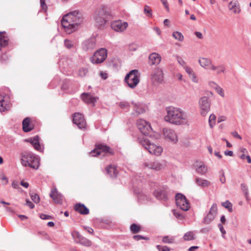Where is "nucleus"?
I'll return each mask as SVG.
<instances>
[{
  "label": "nucleus",
  "mask_w": 251,
  "mask_h": 251,
  "mask_svg": "<svg viewBox=\"0 0 251 251\" xmlns=\"http://www.w3.org/2000/svg\"><path fill=\"white\" fill-rule=\"evenodd\" d=\"M173 36L175 39L180 42L182 41L184 39V37L182 34L178 31L174 32L173 33Z\"/></svg>",
  "instance_id": "obj_36"
},
{
  "label": "nucleus",
  "mask_w": 251,
  "mask_h": 251,
  "mask_svg": "<svg viewBox=\"0 0 251 251\" xmlns=\"http://www.w3.org/2000/svg\"><path fill=\"white\" fill-rule=\"evenodd\" d=\"M130 230L133 234L138 233L141 229V226L135 224H132L130 227Z\"/></svg>",
  "instance_id": "obj_35"
},
{
  "label": "nucleus",
  "mask_w": 251,
  "mask_h": 251,
  "mask_svg": "<svg viewBox=\"0 0 251 251\" xmlns=\"http://www.w3.org/2000/svg\"><path fill=\"white\" fill-rule=\"evenodd\" d=\"M229 10L234 14H239L241 12L240 4L238 1H230L228 4Z\"/></svg>",
  "instance_id": "obj_20"
},
{
  "label": "nucleus",
  "mask_w": 251,
  "mask_h": 251,
  "mask_svg": "<svg viewBox=\"0 0 251 251\" xmlns=\"http://www.w3.org/2000/svg\"><path fill=\"white\" fill-rule=\"evenodd\" d=\"M40 3L42 9L44 10L45 11H46L47 9V6L45 3V1H40Z\"/></svg>",
  "instance_id": "obj_59"
},
{
  "label": "nucleus",
  "mask_w": 251,
  "mask_h": 251,
  "mask_svg": "<svg viewBox=\"0 0 251 251\" xmlns=\"http://www.w3.org/2000/svg\"><path fill=\"white\" fill-rule=\"evenodd\" d=\"M107 51L104 48H101L95 52L90 60L93 64H100L107 58Z\"/></svg>",
  "instance_id": "obj_8"
},
{
  "label": "nucleus",
  "mask_w": 251,
  "mask_h": 251,
  "mask_svg": "<svg viewBox=\"0 0 251 251\" xmlns=\"http://www.w3.org/2000/svg\"><path fill=\"white\" fill-rule=\"evenodd\" d=\"M189 76L191 77L192 81H193L195 83H197L198 82V79L197 77L196 76V75H195L194 73Z\"/></svg>",
  "instance_id": "obj_54"
},
{
  "label": "nucleus",
  "mask_w": 251,
  "mask_h": 251,
  "mask_svg": "<svg viewBox=\"0 0 251 251\" xmlns=\"http://www.w3.org/2000/svg\"><path fill=\"white\" fill-rule=\"evenodd\" d=\"M0 179L3 181V183L6 184L8 183V179L5 176H1Z\"/></svg>",
  "instance_id": "obj_64"
},
{
  "label": "nucleus",
  "mask_w": 251,
  "mask_h": 251,
  "mask_svg": "<svg viewBox=\"0 0 251 251\" xmlns=\"http://www.w3.org/2000/svg\"><path fill=\"white\" fill-rule=\"evenodd\" d=\"M183 239L184 241L193 240L195 239V234L193 231H188L184 234Z\"/></svg>",
  "instance_id": "obj_34"
},
{
  "label": "nucleus",
  "mask_w": 251,
  "mask_h": 251,
  "mask_svg": "<svg viewBox=\"0 0 251 251\" xmlns=\"http://www.w3.org/2000/svg\"><path fill=\"white\" fill-rule=\"evenodd\" d=\"M21 156V163L23 166L36 170L38 168L39 160L34 154L32 153L23 152Z\"/></svg>",
  "instance_id": "obj_5"
},
{
  "label": "nucleus",
  "mask_w": 251,
  "mask_h": 251,
  "mask_svg": "<svg viewBox=\"0 0 251 251\" xmlns=\"http://www.w3.org/2000/svg\"><path fill=\"white\" fill-rule=\"evenodd\" d=\"M26 205L29 206L31 209L34 207V204L28 200H26Z\"/></svg>",
  "instance_id": "obj_58"
},
{
  "label": "nucleus",
  "mask_w": 251,
  "mask_h": 251,
  "mask_svg": "<svg viewBox=\"0 0 251 251\" xmlns=\"http://www.w3.org/2000/svg\"><path fill=\"white\" fill-rule=\"evenodd\" d=\"M161 56L157 53H152L149 56V63L151 65L158 64L161 61Z\"/></svg>",
  "instance_id": "obj_23"
},
{
  "label": "nucleus",
  "mask_w": 251,
  "mask_h": 251,
  "mask_svg": "<svg viewBox=\"0 0 251 251\" xmlns=\"http://www.w3.org/2000/svg\"><path fill=\"white\" fill-rule=\"evenodd\" d=\"M25 141L30 143L37 151H41V147L39 143V138L38 136H35L34 137L30 138L25 140Z\"/></svg>",
  "instance_id": "obj_22"
},
{
  "label": "nucleus",
  "mask_w": 251,
  "mask_h": 251,
  "mask_svg": "<svg viewBox=\"0 0 251 251\" xmlns=\"http://www.w3.org/2000/svg\"><path fill=\"white\" fill-rule=\"evenodd\" d=\"M137 125L140 131L144 135L150 133L152 130L150 124L144 119H139Z\"/></svg>",
  "instance_id": "obj_11"
},
{
  "label": "nucleus",
  "mask_w": 251,
  "mask_h": 251,
  "mask_svg": "<svg viewBox=\"0 0 251 251\" xmlns=\"http://www.w3.org/2000/svg\"><path fill=\"white\" fill-rule=\"evenodd\" d=\"M30 197L31 200L35 202V203H38L40 201V197L39 196L34 193H31L30 194Z\"/></svg>",
  "instance_id": "obj_40"
},
{
  "label": "nucleus",
  "mask_w": 251,
  "mask_h": 251,
  "mask_svg": "<svg viewBox=\"0 0 251 251\" xmlns=\"http://www.w3.org/2000/svg\"><path fill=\"white\" fill-rule=\"evenodd\" d=\"M231 134L234 138L239 139L240 140L242 139L241 136L240 135H239L236 131H233L231 133Z\"/></svg>",
  "instance_id": "obj_55"
},
{
  "label": "nucleus",
  "mask_w": 251,
  "mask_h": 251,
  "mask_svg": "<svg viewBox=\"0 0 251 251\" xmlns=\"http://www.w3.org/2000/svg\"><path fill=\"white\" fill-rule=\"evenodd\" d=\"M118 104L119 107L124 109H127L129 107V103L126 101H121Z\"/></svg>",
  "instance_id": "obj_45"
},
{
  "label": "nucleus",
  "mask_w": 251,
  "mask_h": 251,
  "mask_svg": "<svg viewBox=\"0 0 251 251\" xmlns=\"http://www.w3.org/2000/svg\"><path fill=\"white\" fill-rule=\"evenodd\" d=\"M111 26L113 30L118 32H122L127 27L128 24L126 22H122L121 20H118L112 22Z\"/></svg>",
  "instance_id": "obj_17"
},
{
  "label": "nucleus",
  "mask_w": 251,
  "mask_h": 251,
  "mask_svg": "<svg viewBox=\"0 0 251 251\" xmlns=\"http://www.w3.org/2000/svg\"><path fill=\"white\" fill-rule=\"evenodd\" d=\"M195 35L199 38V39H202L203 38V35L202 34L198 31H196L195 32Z\"/></svg>",
  "instance_id": "obj_62"
},
{
  "label": "nucleus",
  "mask_w": 251,
  "mask_h": 251,
  "mask_svg": "<svg viewBox=\"0 0 251 251\" xmlns=\"http://www.w3.org/2000/svg\"><path fill=\"white\" fill-rule=\"evenodd\" d=\"M8 44V39L5 35V32H0V50Z\"/></svg>",
  "instance_id": "obj_32"
},
{
  "label": "nucleus",
  "mask_w": 251,
  "mask_h": 251,
  "mask_svg": "<svg viewBox=\"0 0 251 251\" xmlns=\"http://www.w3.org/2000/svg\"><path fill=\"white\" fill-rule=\"evenodd\" d=\"M195 167L197 172L201 175H204L207 171V168L203 162H196Z\"/></svg>",
  "instance_id": "obj_24"
},
{
  "label": "nucleus",
  "mask_w": 251,
  "mask_h": 251,
  "mask_svg": "<svg viewBox=\"0 0 251 251\" xmlns=\"http://www.w3.org/2000/svg\"><path fill=\"white\" fill-rule=\"evenodd\" d=\"M50 196L53 200L54 203L57 204H61L62 203V196L61 194L58 192L57 188L55 186H53L51 188Z\"/></svg>",
  "instance_id": "obj_16"
},
{
  "label": "nucleus",
  "mask_w": 251,
  "mask_h": 251,
  "mask_svg": "<svg viewBox=\"0 0 251 251\" xmlns=\"http://www.w3.org/2000/svg\"><path fill=\"white\" fill-rule=\"evenodd\" d=\"M112 17L110 10L104 6L100 7L96 11L94 19L97 25L100 27L104 25Z\"/></svg>",
  "instance_id": "obj_3"
},
{
  "label": "nucleus",
  "mask_w": 251,
  "mask_h": 251,
  "mask_svg": "<svg viewBox=\"0 0 251 251\" xmlns=\"http://www.w3.org/2000/svg\"><path fill=\"white\" fill-rule=\"evenodd\" d=\"M64 44H65V46L68 49H71V48H72L74 46V44L73 43V42L69 40H65L64 41Z\"/></svg>",
  "instance_id": "obj_47"
},
{
  "label": "nucleus",
  "mask_w": 251,
  "mask_h": 251,
  "mask_svg": "<svg viewBox=\"0 0 251 251\" xmlns=\"http://www.w3.org/2000/svg\"><path fill=\"white\" fill-rule=\"evenodd\" d=\"M125 80L130 88H134L140 81V73L137 70H133L126 75Z\"/></svg>",
  "instance_id": "obj_6"
},
{
  "label": "nucleus",
  "mask_w": 251,
  "mask_h": 251,
  "mask_svg": "<svg viewBox=\"0 0 251 251\" xmlns=\"http://www.w3.org/2000/svg\"><path fill=\"white\" fill-rule=\"evenodd\" d=\"M222 205L226 208L228 209L229 212H232V205L228 201H226L222 203Z\"/></svg>",
  "instance_id": "obj_42"
},
{
  "label": "nucleus",
  "mask_w": 251,
  "mask_h": 251,
  "mask_svg": "<svg viewBox=\"0 0 251 251\" xmlns=\"http://www.w3.org/2000/svg\"><path fill=\"white\" fill-rule=\"evenodd\" d=\"M22 124L23 129L25 132H29L34 128V125L29 118H25Z\"/></svg>",
  "instance_id": "obj_21"
},
{
  "label": "nucleus",
  "mask_w": 251,
  "mask_h": 251,
  "mask_svg": "<svg viewBox=\"0 0 251 251\" xmlns=\"http://www.w3.org/2000/svg\"><path fill=\"white\" fill-rule=\"evenodd\" d=\"M177 61H178V62L181 65H182V66H185V61L181 58L180 57H178L177 58Z\"/></svg>",
  "instance_id": "obj_61"
},
{
  "label": "nucleus",
  "mask_w": 251,
  "mask_h": 251,
  "mask_svg": "<svg viewBox=\"0 0 251 251\" xmlns=\"http://www.w3.org/2000/svg\"><path fill=\"white\" fill-rule=\"evenodd\" d=\"M163 134L166 139L171 141L173 143H176L177 141V136L174 130L169 128L163 129Z\"/></svg>",
  "instance_id": "obj_18"
},
{
  "label": "nucleus",
  "mask_w": 251,
  "mask_h": 251,
  "mask_svg": "<svg viewBox=\"0 0 251 251\" xmlns=\"http://www.w3.org/2000/svg\"><path fill=\"white\" fill-rule=\"evenodd\" d=\"M154 196L158 200H166L167 198V193L164 189H158L154 192Z\"/></svg>",
  "instance_id": "obj_29"
},
{
  "label": "nucleus",
  "mask_w": 251,
  "mask_h": 251,
  "mask_svg": "<svg viewBox=\"0 0 251 251\" xmlns=\"http://www.w3.org/2000/svg\"><path fill=\"white\" fill-rule=\"evenodd\" d=\"M240 151L242 153V154L240 155V157L242 159H245L246 156L245 155V153L247 152V151L246 149L244 148H241L240 149Z\"/></svg>",
  "instance_id": "obj_48"
},
{
  "label": "nucleus",
  "mask_w": 251,
  "mask_h": 251,
  "mask_svg": "<svg viewBox=\"0 0 251 251\" xmlns=\"http://www.w3.org/2000/svg\"><path fill=\"white\" fill-rule=\"evenodd\" d=\"M144 13L149 17L152 16V10L151 8L147 5L144 7Z\"/></svg>",
  "instance_id": "obj_39"
},
{
  "label": "nucleus",
  "mask_w": 251,
  "mask_h": 251,
  "mask_svg": "<svg viewBox=\"0 0 251 251\" xmlns=\"http://www.w3.org/2000/svg\"><path fill=\"white\" fill-rule=\"evenodd\" d=\"M72 234L74 238L78 240V241H79V240L82 237L79 233L76 231H73Z\"/></svg>",
  "instance_id": "obj_46"
},
{
  "label": "nucleus",
  "mask_w": 251,
  "mask_h": 251,
  "mask_svg": "<svg viewBox=\"0 0 251 251\" xmlns=\"http://www.w3.org/2000/svg\"><path fill=\"white\" fill-rule=\"evenodd\" d=\"M133 238L135 240H136V241H139V240H141V239H144V240H149V238L146 237H144V236H141V235H137L133 236Z\"/></svg>",
  "instance_id": "obj_49"
},
{
  "label": "nucleus",
  "mask_w": 251,
  "mask_h": 251,
  "mask_svg": "<svg viewBox=\"0 0 251 251\" xmlns=\"http://www.w3.org/2000/svg\"><path fill=\"white\" fill-rule=\"evenodd\" d=\"M199 62L202 67L206 69H210L213 65L211 60L206 58H200Z\"/></svg>",
  "instance_id": "obj_28"
},
{
  "label": "nucleus",
  "mask_w": 251,
  "mask_h": 251,
  "mask_svg": "<svg viewBox=\"0 0 251 251\" xmlns=\"http://www.w3.org/2000/svg\"><path fill=\"white\" fill-rule=\"evenodd\" d=\"M216 92L222 97H224V92L223 90V89L220 87V86H218L216 89Z\"/></svg>",
  "instance_id": "obj_52"
},
{
  "label": "nucleus",
  "mask_w": 251,
  "mask_h": 251,
  "mask_svg": "<svg viewBox=\"0 0 251 251\" xmlns=\"http://www.w3.org/2000/svg\"><path fill=\"white\" fill-rule=\"evenodd\" d=\"M82 100L86 103L94 104L97 100V98L88 93H83L81 95Z\"/></svg>",
  "instance_id": "obj_25"
},
{
  "label": "nucleus",
  "mask_w": 251,
  "mask_h": 251,
  "mask_svg": "<svg viewBox=\"0 0 251 251\" xmlns=\"http://www.w3.org/2000/svg\"><path fill=\"white\" fill-rule=\"evenodd\" d=\"M241 189L243 192L244 193L247 200H249V195L248 192V188L247 186L245 184H241Z\"/></svg>",
  "instance_id": "obj_43"
},
{
  "label": "nucleus",
  "mask_w": 251,
  "mask_h": 251,
  "mask_svg": "<svg viewBox=\"0 0 251 251\" xmlns=\"http://www.w3.org/2000/svg\"><path fill=\"white\" fill-rule=\"evenodd\" d=\"M209 86L214 89H216L219 86L216 84L215 83V82H213V81H211L209 83Z\"/></svg>",
  "instance_id": "obj_60"
},
{
  "label": "nucleus",
  "mask_w": 251,
  "mask_h": 251,
  "mask_svg": "<svg viewBox=\"0 0 251 251\" xmlns=\"http://www.w3.org/2000/svg\"><path fill=\"white\" fill-rule=\"evenodd\" d=\"M78 242L85 246H90L91 245V242L90 240L83 237L79 240Z\"/></svg>",
  "instance_id": "obj_38"
},
{
  "label": "nucleus",
  "mask_w": 251,
  "mask_h": 251,
  "mask_svg": "<svg viewBox=\"0 0 251 251\" xmlns=\"http://www.w3.org/2000/svg\"><path fill=\"white\" fill-rule=\"evenodd\" d=\"M195 181L198 186L203 188L208 187L211 185V183L209 181L201 178H196Z\"/></svg>",
  "instance_id": "obj_30"
},
{
  "label": "nucleus",
  "mask_w": 251,
  "mask_h": 251,
  "mask_svg": "<svg viewBox=\"0 0 251 251\" xmlns=\"http://www.w3.org/2000/svg\"><path fill=\"white\" fill-rule=\"evenodd\" d=\"M92 156H96L101 155L105 156L107 155H112L114 154L113 150L106 145L100 144L97 145L96 148L90 152Z\"/></svg>",
  "instance_id": "obj_7"
},
{
  "label": "nucleus",
  "mask_w": 251,
  "mask_h": 251,
  "mask_svg": "<svg viewBox=\"0 0 251 251\" xmlns=\"http://www.w3.org/2000/svg\"><path fill=\"white\" fill-rule=\"evenodd\" d=\"M156 248L159 251H170V249L167 246L157 245Z\"/></svg>",
  "instance_id": "obj_50"
},
{
  "label": "nucleus",
  "mask_w": 251,
  "mask_h": 251,
  "mask_svg": "<svg viewBox=\"0 0 251 251\" xmlns=\"http://www.w3.org/2000/svg\"><path fill=\"white\" fill-rule=\"evenodd\" d=\"M107 174L111 177H116L118 174V171L115 166L109 165L105 168Z\"/></svg>",
  "instance_id": "obj_27"
},
{
  "label": "nucleus",
  "mask_w": 251,
  "mask_h": 251,
  "mask_svg": "<svg viewBox=\"0 0 251 251\" xmlns=\"http://www.w3.org/2000/svg\"><path fill=\"white\" fill-rule=\"evenodd\" d=\"M136 112L138 114L143 113L145 112V110L142 107L138 106L135 109Z\"/></svg>",
  "instance_id": "obj_51"
},
{
  "label": "nucleus",
  "mask_w": 251,
  "mask_h": 251,
  "mask_svg": "<svg viewBox=\"0 0 251 251\" xmlns=\"http://www.w3.org/2000/svg\"><path fill=\"white\" fill-rule=\"evenodd\" d=\"M88 72V70L87 68H80L78 71V75L80 76H85Z\"/></svg>",
  "instance_id": "obj_44"
},
{
  "label": "nucleus",
  "mask_w": 251,
  "mask_h": 251,
  "mask_svg": "<svg viewBox=\"0 0 251 251\" xmlns=\"http://www.w3.org/2000/svg\"><path fill=\"white\" fill-rule=\"evenodd\" d=\"M75 210L81 214L86 215L89 212V209L84 205L81 203H77L75 206Z\"/></svg>",
  "instance_id": "obj_26"
},
{
  "label": "nucleus",
  "mask_w": 251,
  "mask_h": 251,
  "mask_svg": "<svg viewBox=\"0 0 251 251\" xmlns=\"http://www.w3.org/2000/svg\"><path fill=\"white\" fill-rule=\"evenodd\" d=\"M11 107L9 97L0 94V111L8 110Z\"/></svg>",
  "instance_id": "obj_14"
},
{
  "label": "nucleus",
  "mask_w": 251,
  "mask_h": 251,
  "mask_svg": "<svg viewBox=\"0 0 251 251\" xmlns=\"http://www.w3.org/2000/svg\"><path fill=\"white\" fill-rule=\"evenodd\" d=\"M145 168L152 169L155 171H159L163 167V165L158 161L146 162L144 163Z\"/></svg>",
  "instance_id": "obj_19"
},
{
  "label": "nucleus",
  "mask_w": 251,
  "mask_h": 251,
  "mask_svg": "<svg viewBox=\"0 0 251 251\" xmlns=\"http://www.w3.org/2000/svg\"><path fill=\"white\" fill-rule=\"evenodd\" d=\"M40 217L43 220L50 219L51 218V217L50 216L44 214H40Z\"/></svg>",
  "instance_id": "obj_57"
},
{
  "label": "nucleus",
  "mask_w": 251,
  "mask_h": 251,
  "mask_svg": "<svg viewBox=\"0 0 251 251\" xmlns=\"http://www.w3.org/2000/svg\"><path fill=\"white\" fill-rule=\"evenodd\" d=\"M184 69H185V70L186 72V73L189 75H192V74H193L194 73V71H193V70L189 67L184 66Z\"/></svg>",
  "instance_id": "obj_53"
},
{
  "label": "nucleus",
  "mask_w": 251,
  "mask_h": 251,
  "mask_svg": "<svg viewBox=\"0 0 251 251\" xmlns=\"http://www.w3.org/2000/svg\"><path fill=\"white\" fill-rule=\"evenodd\" d=\"M220 180L222 183H225L226 182V177L224 175V173H222L220 176Z\"/></svg>",
  "instance_id": "obj_56"
},
{
  "label": "nucleus",
  "mask_w": 251,
  "mask_h": 251,
  "mask_svg": "<svg viewBox=\"0 0 251 251\" xmlns=\"http://www.w3.org/2000/svg\"><path fill=\"white\" fill-rule=\"evenodd\" d=\"M81 13L75 10L65 15L61 20V24L68 34L74 32L77 26L82 22Z\"/></svg>",
  "instance_id": "obj_1"
},
{
  "label": "nucleus",
  "mask_w": 251,
  "mask_h": 251,
  "mask_svg": "<svg viewBox=\"0 0 251 251\" xmlns=\"http://www.w3.org/2000/svg\"><path fill=\"white\" fill-rule=\"evenodd\" d=\"M73 123L77 125L78 128L83 129L85 128L86 123L83 116L80 113H75L73 114Z\"/></svg>",
  "instance_id": "obj_13"
},
{
  "label": "nucleus",
  "mask_w": 251,
  "mask_h": 251,
  "mask_svg": "<svg viewBox=\"0 0 251 251\" xmlns=\"http://www.w3.org/2000/svg\"><path fill=\"white\" fill-rule=\"evenodd\" d=\"M96 40L95 38H91L86 41L84 43V48L86 50H92L96 46Z\"/></svg>",
  "instance_id": "obj_31"
},
{
  "label": "nucleus",
  "mask_w": 251,
  "mask_h": 251,
  "mask_svg": "<svg viewBox=\"0 0 251 251\" xmlns=\"http://www.w3.org/2000/svg\"><path fill=\"white\" fill-rule=\"evenodd\" d=\"M100 75L104 79H106L107 77V74L106 73H105V72H100Z\"/></svg>",
  "instance_id": "obj_63"
},
{
  "label": "nucleus",
  "mask_w": 251,
  "mask_h": 251,
  "mask_svg": "<svg viewBox=\"0 0 251 251\" xmlns=\"http://www.w3.org/2000/svg\"><path fill=\"white\" fill-rule=\"evenodd\" d=\"M176 201L177 206L183 211H187L190 207V203L186 197L181 194L176 195Z\"/></svg>",
  "instance_id": "obj_9"
},
{
  "label": "nucleus",
  "mask_w": 251,
  "mask_h": 251,
  "mask_svg": "<svg viewBox=\"0 0 251 251\" xmlns=\"http://www.w3.org/2000/svg\"><path fill=\"white\" fill-rule=\"evenodd\" d=\"M174 238L168 236H164L162 239V241L164 243L171 244L174 242Z\"/></svg>",
  "instance_id": "obj_41"
},
{
  "label": "nucleus",
  "mask_w": 251,
  "mask_h": 251,
  "mask_svg": "<svg viewBox=\"0 0 251 251\" xmlns=\"http://www.w3.org/2000/svg\"><path fill=\"white\" fill-rule=\"evenodd\" d=\"M166 111L167 114L164 117L165 121L176 125L187 123V114L181 109L170 106L166 108Z\"/></svg>",
  "instance_id": "obj_2"
},
{
  "label": "nucleus",
  "mask_w": 251,
  "mask_h": 251,
  "mask_svg": "<svg viewBox=\"0 0 251 251\" xmlns=\"http://www.w3.org/2000/svg\"><path fill=\"white\" fill-rule=\"evenodd\" d=\"M210 70L215 71L217 75L225 73V67L224 65L215 66L212 65Z\"/></svg>",
  "instance_id": "obj_33"
},
{
  "label": "nucleus",
  "mask_w": 251,
  "mask_h": 251,
  "mask_svg": "<svg viewBox=\"0 0 251 251\" xmlns=\"http://www.w3.org/2000/svg\"><path fill=\"white\" fill-rule=\"evenodd\" d=\"M138 141L140 144L152 154L159 156L163 151V148L161 146L151 142L145 136L139 137Z\"/></svg>",
  "instance_id": "obj_4"
},
{
  "label": "nucleus",
  "mask_w": 251,
  "mask_h": 251,
  "mask_svg": "<svg viewBox=\"0 0 251 251\" xmlns=\"http://www.w3.org/2000/svg\"><path fill=\"white\" fill-rule=\"evenodd\" d=\"M216 117L214 114H211L209 118V124L211 128H212L216 124Z\"/></svg>",
  "instance_id": "obj_37"
},
{
  "label": "nucleus",
  "mask_w": 251,
  "mask_h": 251,
  "mask_svg": "<svg viewBox=\"0 0 251 251\" xmlns=\"http://www.w3.org/2000/svg\"><path fill=\"white\" fill-rule=\"evenodd\" d=\"M151 77L153 83H161L163 81L164 77L162 70L160 68H156L152 72Z\"/></svg>",
  "instance_id": "obj_12"
},
{
  "label": "nucleus",
  "mask_w": 251,
  "mask_h": 251,
  "mask_svg": "<svg viewBox=\"0 0 251 251\" xmlns=\"http://www.w3.org/2000/svg\"><path fill=\"white\" fill-rule=\"evenodd\" d=\"M217 213V206L216 204H213L211 207L209 213L204 218L203 222L205 224H210L215 218Z\"/></svg>",
  "instance_id": "obj_15"
},
{
  "label": "nucleus",
  "mask_w": 251,
  "mask_h": 251,
  "mask_svg": "<svg viewBox=\"0 0 251 251\" xmlns=\"http://www.w3.org/2000/svg\"><path fill=\"white\" fill-rule=\"evenodd\" d=\"M199 105L201 109V114L205 116L210 109V100L205 96L201 97L199 100Z\"/></svg>",
  "instance_id": "obj_10"
}]
</instances>
